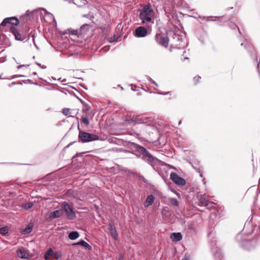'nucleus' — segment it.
<instances>
[{"label":"nucleus","mask_w":260,"mask_h":260,"mask_svg":"<svg viewBox=\"0 0 260 260\" xmlns=\"http://www.w3.org/2000/svg\"><path fill=\"white\" fill-rule=\"evenodd\" d=\"M128 147L131 150H124L123 151L135 155L137 158H141L149 165L153 167L159 164L161 160L153 156L145 148L135 143H130Z\"/></svg>","instance_id":"f257e3e1"},{"label":"nucleus","mask_w":260,"mask_h":260,"mask_svg":"<svg viewBox=\"0 0 260 260\" xmlns=\"http://www.w3.org/2000/svg\"><path fill=\"white\" fill-rule=\"evenodd\" d=\"M154 11L150 4L144 5L140 11L139 18L143 24H146L148 28H150L154 23L152 18Z\"/></svg>","instance_id":"f03ea898"},{"label":"nucleus","mask_w":260,"mask_h":260,"mask_svg":"<svg viewBox=\"0 0 260 260\" xmlns=\"http://www.w3.org/2000/svg\"><path fill=\"white\" fill-rule=\"evenodd\" d=\"M125 121H127L130 125H133L136 124H144L149 126L152 123V119L151 117H145L143 115L133 116L127 115L125 117Z\"/></svg>","instance_id":"7ed1b4c3"},{"label":"nucleus","mask_w":260,"mask_h":260,"mask_svg":"<svg viewBox=\"0 0 260 260\" xmlns=\"http://www.w3.org/2000/svg\"><path fill=\"white\" fill-rule=\"evenodd\" d=\"M78 129L79 131L78 141L82 143H86L98 140L100 137L93 133H89L80 129L79 125L78 126Z\"/></svg>","instance_id":"20e7f679"},{"label":"nucleus","mask_w":260,"mask_h":260,"mask_svg":"<svg viewBox=\"0 0 260 260\" xmlns=\"http://www.w3.org/2000/svg\"><path fill=\"white\" fill-rule=\"evenodd\" d=\"M62 213L66 214V218L69 220H74L76 217V212L74 211L73 205L69 204L67 202H62L61 204Z\"/></svg>","instance_id":"39448f33"},{"label":"nucleus","mask_w":260,"mask_h":260,"mask_svg":"<svg viewBox=\"0 0 260 260\" xmlns=\"http://www.w3.org/2000/svg\"><path fill=\"white\" fill-rule=\"evenodd\" d=\"M241 46L244 47V48L249 53L251 57L254 59V61H256L257 62V70L259 74H260L259 70L260 59L258 60L257 57L255 53V51L254 50L252 45L247 40H245L241 44Z\"/></svg>","instance_id":"423d86ee"},{"label":"nucleus","mask_w":260,"mask_h":260,"mask_svg":"<svg viewBox=\"0 0 260 260\" xmlns=\"http://www.w3.org/2000/svg\"><path fill=\"white\" fill-rule=\"evenodd\" d=\"M147 28L144 26H138L136 27L133 31V35L137 38H143L146 37L148 34V30L150 29L146 25Z\"/></svg>","instance_id":"0eeeda50"},{"label":"nucleus","mask_w":260,"mask_h":260,"mask_svg":"<svg viewBox=\"0 0 260 260\" xmlns=\"http://www.w3.org/2000/svg\"><path fill=\"white\" fill-rule=\"evenodd\" d=\"M156 42L159 45L167 47L168 46L169 39L164 34L157 33L155 36Z\"/></svg>","instance_id":"6e6552de"},{"label":"nucleus","mask_w":260,"mask_h":260,"mask_svg":"<svg viewBox=\"0 0 260 260\" xmlns=\"http://www.w3.org/2000/svg\"><path fill=\"white\" fill-rule=\"evenodd\" d=\"M170 179L176 184L179 186H183L186 184L185 180L182 177L179 176L176 173L172 172L170 174Z\"/></svg>","instance_id":"1a4fd4ad"},{"label":"nucleus","mask_w":260,"mask_h":260,"mask_svg":"<svg viewBox=\"0 0 260 260\" xmlns=\"http://www.w3.org/2000/svg\"><path fill=\"white\" fill-rule=\"evenodd\" d=\"M17 256L22 259H27L31 258L33 255L29 253L26 249L23 247H21L17 250Z\"/></svg>","instance_id":"9d476101"},{"label":"nucleus","mask_w":260,"mask_h":260,"mask_svg":"<svg viewBox=\"0 0 260 260\" xmlns=\"http://www.w3.org/2000/svg\"><path fill=\"white\" fill-rule=\"evenodd\" d=\"M211 250L213 253V256L215 260H222L223 258V253L221 250L216 245H213L211 247Z\"/></svg>","instance_id":"9b49d317"},{"label":"nucleus","mask_w":260,"mask_h":260,"mask_svg":"<svg viewBox=\"0 0 260 260\" xmlns=\"http://www.w3.org/2000/svg\"><path fill=\"white\" fill-rule=\"evenodd\" d=\"M235 241L237 243L244 244L251 242L250 239L247 238V236L243 235L241 233L238 234L235 237Z\"/></svg>","instance_id":"f8f14e48"},{"label":"nucleus","mask_w":260,"mask_h":260,"mask_svg":"<svg viewBox=\"0 0 260 260\" xmlns=\"http://www.w3.org/2000/svg\"><path fill=\"white\" fill-rule=\"evenodd\" d=\"M224 18H225V17ZM228 20H229L228 18H226V19L223 18L222 21H226ZM237 21V19L236 17H232L230 19H229L228 25L232 29H236V28H237L240 34H241V32L239 28L237 26V25L236 23Z\"/></svg>","instance_id":"ddd939ff"},{"label":"nucleus","mask_w":260,"mask_h":260,"mask_svg":"<svg viewBox=\"0 0 260 260\" xmlns=\"http://www.w3.org/2000/svg\"><path fill=\"white\" fill-rule=\"evenodd\" d=\"M34 224L32 222H30L25 228H21L20 232L23 235L28 234L30 233L34 228Z\"/></svg>","instance_id":"4468645a"},{"label":"nucleus","mask_w":260,"mask_h":260,"mask_svg":"<svg viewBox=\"0 0 260 260\" xmlns=\"http://www.w3.org/2000/svg\"><path fill=\"white\" fill-rule=\"evenodd\" d=\"M170 238L174 242H178L182 240V235L181 233H173L170 235Z\"/></svg>","instance_id":"2eb2a0df"},{"label":"nucleus","mask_w":260,"mask_h":260,"mask_svg":"<svg viewBox=\"0 0 260 260\" xmlns=\"http://www.w3.org/2000/svg\"><path fill=\"white\" fill-rule=\"evenodd\" d=\"M61 209L52 211L49 214V218L51 219L60 217L62 216Z\"/></svg>","instance_id":"dca6fc26"},{"label":"nucleus","mask_w":260,"mask_h":260,"mask_svg":"<svg viewBox=\"0 0 260 260\" xmlns=\"http://www.w3.org/2000/svg\"><path fill=\"white\" fill-rule=\"evenodd\" d=\"M155 200V197L152 194L149 195L145 201V203H144V207L145 208H147L149 206H151L154 202Z\"/></svg>","instance_id":"f3484780"},{"label":"nucleus","mask_w":260,"mask_h":260,"mask_svg":"<svg viewBox=\"0 0 260 260\" xmlns=\"http://www.w3.org/2000/svg\"><path fill=\"white\" fill-rule=\"evenodd\" d=\"M200 204L202 206H208L209 201L205 197V195H201L198 197Z\"/></svg>","instance_id":"a211bd4d"},{"label":"nucleus","mask_w":260,"mask_h":260,"mask_svg":"<svg viewBox=\"0 0 260 260\" xmlns=\"http://www.w3.org/2000/svg\"><path fill=\"white\" fill-rule=\"evenodd\" d=\"M54 251L52 248H49L44 253V258L45 260H49L51 257H53Z\"/></svg>","instance_id":"6ab92c4d"},{"label":"nucleus","mask_w":260,"mask_h":260,"mask_svg":"<svg viewBox=\"0 0 260 260\" xmlns=\"http://www.w3.org/2000/svg\"><path fill=\"white\" fill-rule=\"evenodd\" d=\"M108 229L112 237L115 239H116L118 237V235L115 226L112 224H109Z\"/></svg>","instance_id":"aec40b11"},{"label":"nucleus","mask_w":260,"mask_h":260,"mask_svg":"<svg viewBox=\"0 0 260 260\" xmlns=\"http://www.w3.org/2000/svg\"><path fill=\"white\" fill-rule=\"evenodd\" d=\"M68 237L70 239L75 240L79 237V234L77 231H72L69 233Z\"/></svg>","instance_id":"412c9836"},{"label":"nucleus","mask_w":260,"mask_h":260,"mask_svg":"<svg viewBox=\"0 0 260 260\" xmlns=\"http://www.w3.org/2000/svg\"><path fill=\"white\" fill-rule=\"evenodd\" d=\"M208 19H207L206 21H217L216 19H218V20L220 22H222L224 16H208Z\"/></svg>","instance_id":"4be33fe9"},{"label":"nucleus","mask_w":260,"mask_h":260,"mask_svg":"<svg viewBox=\"0 0 260 260\" xmlns=\"http://www.w3.org/2000/svg\"><path fill=\"white\" fill-rule=\"evenodd\" d=\"M240 247L242 250L248 251H251L255 248L254 245H240Z\"/></svg>","instance_id":"5701e85b"},{"label":"nucleus","mask_w":260,"mask_h":260,"mask_svg":"<svg viewBox=\"0 0 260 260\" xmlns=\"http://www.w3.org/2000/svg\"><path fill=\"white\" fill-rule=\"evenodd\" d=\"M78 112H77L76 113L74 112V110L70 109L69 108H64L62 109V113L64 115H68L69 114H75L76 115L78 114Z\"/></svg>","instance_id":"b1692460"},{"label":"nucleus","mask_w":260,"mask_h":260,"mask_svg":"<svg viewBox=\"0 0 260 260\" xmlns=\"http://www.w3.org/2000/svg\"><path fill=\"white\" fill-rule=\"evenodd\" d=\"M65 194L68 197H73L74 198H75L77 195L73 189H69L67 190Z\"/></svg>","instance_id":"393cba45"},{"label":"nucleus","mask_w":260,"mask_h":260,"mask_svg":"<svg viewBox=\"0 0 260 260\" xmlns=\"http://www.w3.org/2000/svg\"><path fill=\"white\" fill-rule=\"evenodd\" d=\"M9 232V228L8 226H4L0 228V234L3 236L6 235Z\"/></svg>","instance_id":"a878e982"},{"label":"nucleus","mask_w":260,"mask_h":260,"mask_svg":"<svg viewBox=\"0 0 260 260\" xmlns=\"http://www.w3.org/2000/svg\"><path fill=\"white\" fill-rule=\"evenodd\" d=\"M62 256V253L60 251H54L53 257L56 260H59Z\"/></svg>","instance_id":"bb28decb"},{"label":"nucleus","mask_w":260,"mask_h":260,"mask_svg":"<svg viewBox=\"0 0 260 260\" xmlns=\"http://www.w3.org/2000/svg\"><path fill=\"white\" fill-rule=\"evenodd\" d=\"M169 201L172 206H178L179 205V202L176 198H170Z\"/></svg>","instance_id":"cd10ccee"},{"label":"nucleus","mask_w":260,"mask_h":260,"mask_svg":"<svg viewBox=\"0 0 260 260\" xmlns=\"http://www.w3.org/2000/svg\"><path fill=\"white\" fill-rule=\"evenodd\" d=\"M83 106V108L82 109V112L84 113H87L90 109V106L86 103L85 104H84Z\"/></svg>","instance_id":"c85d7f7f"},{"label":"nucleus","mask_w":260,"mask_h":260,"mask_svg":"<svg viewBox=\"0 0 260 260\" xmlns=\"http://www.w3.org/2000/svg\"><path fill=\"white\" fill-rule=\"evenodd\" d=\"M40 9H36L32 11H29V10L27 11L25 13V15L27 17L31 16L32 15L35 13L37 12Z\"/></svg>","instance_id":"c756f323"},{"label":"nucleus","mask_w":260,"mask_h":260,"mask_svg":"<svg viewBox=\"0 0 260 260\" xmlns=\"http://www.w3.org/2000/svg\"><path fill=\"white\" fill-rule=\"evenodd\" d=\"M81 121L83 123H84L85 125H88L89 123V119L84 116H82L81 117Z\"/></svg>","instance_id":"7c9ffc66"},{"label":"nucleus","mask_w":260,"mask_h":260,"mask_svg":"<svg viewBox=\"0 0 260 260\" xmlns=\"http://www.w3.org/2000/svg\"><path fill=\"white\" fill-rule=\"evenodd\" d=\"M119 37L115 38V36L113 37H109L107 40L110 43H114L118 41Z\"/></svg>","instance_id":"2f4dec72"},{"label":"nucleus","mask_w":260,"mask_h":260,"mask_svg":"<svg viewBox=\"0 0 260 260\" xmlns=\"http://www.w3.org/2000/svg\"><path fill=\"white\" fill-rule=\"evenodd\" d=\"M10 31L12 34H13L14 36L18 32L17 29L14 26H11L10 27Z\"/></svg>","instance_id":"473e14b6"},{"label":"nucleus","mask_w":260,"mask_h":260,"mask_svg":"<svg viewBox=\"0 0 260 260\" xmlns=\"http://www.w3.org/2000/svg\"><path fill=\"white\" fill-rule=\"evenodd\" d=\"M15 39L18 41H23L24 39H22L20 33L17 32L15 36Z\"/></svg>","instance_id":"72a5a7b5"},{"label":"nucleus","mask_w":260,"mask_h":260,"mask_svg":"<svg viewBox=\"0 0 260 260\" xmlns=\"http://www.w3.org/2000/svg\"><path fill=\"white\" fill-rule=\"evenodd\" d=\"M33 206V203L28 202L24 205V208L26 209H30Z\"/></svg>","instance_id":"f704fd0d"},{"label":"nucleus","mask_w":260,"mask_h":260,"mask_svg":"<svg viewBox=\"0 0 260 260\" xmlns=\"http://www.w3.org/2000/svg\"><path fill=\"white\" fill-rule=\"evenodd\" d=\"M83 1V4H85V2H86V0H69L70 3H74L75 5H78L77 3L79 2Z\"/></svg>","instance_id":"c9c22d12"},{"label":"nucleus","mask_w":260,"mask_h":260,"mask_svg":"<svg viewBox=\"0 0 260 260\" xmlns=\"http://www.w3.org/2000/svg\"><path fill=\"white\" fill-rule=\"evenodd\" d=\"M253 205H254V207H258L259 208V209H260V205H259V204L258 203L257 196H256V197L254 199V203H253Z\"/></svg>","instance_id":"e433bc0d"},{"label":"nucleus","mask_w":260,"mask_h":260,"mask_svg":"<svg viewBox=\"0 0 260 260\" xmlns=\"http://www.w3.org/2000/svg\"><path fill=\"white\" fill-rule=\"evenodd\" d=\"M139 178L140 180H141L142 181H143L144 183H147V184L148 183L147 180L143 176L140 175L139 176Z\"/></svg>","instance_id":"4c0bfd02"},{"label":"nucleus","mask_w":260,"mask_h":260,"mask_svg":"<svg viewBox=\"0 0 260 260\" xmlns=\"http://www.w3.org/2000/svg\"><path fill=\"white\" fill-rule=\"evenodd\" d=\"M200 78H201V77H200V76L195 77L193 78V81L194 82L195 84H197L199 82V80Z\"/></svg>","instance_id":"58836bf2"},{"label":"nucleus","mask_w":260,"mask_h":260,"mask_svg":"<svg viewBox=\"0 0 260 260\" xmlns=\"http://www.w3.org/2000/svg\"><path fill=\"white\" fill-rule=\"evenodd\" d=\"M73 244H88L86 242H85L84 240L81 239L78 242L76 243H74Z\"/></svg>","instance_id":"ea45409f"},{"label":"nucleus","mask_w":260,"mask_h":260,"mask_svg":"<svg viewBox=\"0 0 260 260\" xmlns=\"http://www.w3.org/2000/svg\"><path fill=\"white\" fill-rule=\"evenodd\" d=\"M81 245L84 246L86 249H88L89 250L91 249L92 248L91 245Z\"/></svg>","instance_id":"a19ab883"},{"label":"nucleus","mask_w":260,"mask_h":260,"mask_svg":"<svg viewBox=\"0 0 260 260\" xmlns=\"http://www.w3.org/2000/svg\"><path fill=\"white\" fill-rule=\"evenodd\" d=\"M199 17L202 20H204V21H206L207 19H208V17H206V16H200Z\"/></svg>","instance_id":"79ce46f5"},{"label":"nucleus","mask_w":260,"mask_h":260,"mask_svg":"<svg viewBox=\"0 0 260 260\" xmlns=\"http://www.w3.org/2000/svg\"><path fill=\"white\" fill-rule=\"evenodd\" d=\"M36 63L42 69H45L46 68L45 66H42L41 63H38L37 62H36Z\"/></svg>","instance_id":"37998d69"},{"label":"nucleus","mask_w":260,"mask_h":260,"mask_svg":"<svg viewBox=\"0 0 260 260\" xmlns=\"http://www.w3.org/2000/svg\"><path fill=\"white\" fill-rule=\"evenodd\" d=\"M157 93L158 94L163 95H167L166 92L159 91V92H157Z\"/></svg>","instance_id":"c03bdc74"},{"label":"nucleus","mask_w":260,"mask_h":260,"mask_svg":"<svg viewBox=\"0 0 260 260\" xmlns=\"http://www.w3.org/2000/svg\"><path fill=\"white\" fill-rule=\"evenodd\" d=\"M77 98L80 101V102L82 103V104L83 105H84V104H86V103L84 101H83L82 100H81V99H80V98H79L78 97H77Z\"/></svg>","instance_id":"a18cd8bd"},{"label":"nucleus","mask_w":260,"mask_h":260,"mask_svg":"<svg viewBox=\"0 0 260 260\" xmlns=\"http://www.w3.org/2000/svg\"><path fill=\"white\" fill-rule=\"evenodd\" d=\"M75 142H73L72 143H71L70 144H69V145H68L67 146H66L65 147H64V149H66V148H68L70 146H71L73 143H74Z\"/></svg>","instance_id":"49530a36"},{"label":"nucleus","mask_w":260,"mask_h":260,"mask_svg":"<svg viewBox=\"0 0 260 260\" xmlns=\"http://www.w3.org/2000/svg\"><path fill=\"white\" fill-rule=\"evenodd\" d=\"M118 260H123V254H121L119 256Z\"/></svg>","instance_id":"de8ad7c7"},{"label":"nucleus","mask_w":260,"mask_h":260,"mask_svg":"<svg viewBox=\"0 0 260 260\" xmlns=\"http://www.w3.org/2000/svg\"><path fill=\"white\" fill-rule=\"evenodd\" d=\"M77 31L75 30H74L73 31V32H72V34L74 35H77Z\"/></svg>","instance_id":"09e8293b"},{"label":"nucleus","mask_w":260,"mask_h":260,"mask_svg":"<svg viewBox=\"0 0 260 260\" xmlns=\"http://www.w3.org/2000/svg\"><path fill=\"white\" fill-rule=\"evenodd\" d=\"M182 260H190L189 257L185 256L184 258H183Z\"/></svg>","instance_id":"8fccbe9b"},{"label":"nucleus","mask_w":260,"mask_h":260,"mask_svg":"<svg viewBox=\"0 0 260 260\" xmlns=\"http://www.w3.org/2000/svg\"><path fill=\"white\" fill-rule=\"evenodd\" d=\"M47 85H49V86L56 85V84H53V83H49V82L47 83Z\"/></svg>","instance_id":"3c124183"},{"label":"nucleus","mask_w":260,"mask_h":260,"mask_svg":"<svg viewBox=\"0 0 260 260\" xmlns=\"http://www.w3.org/2000/svg\"><path fill=\"white\" fill-rule=\"evenodd\" d=\"M147 78L148 79V81H149L150 82H151L153 79H151L150 77L149 76H147Z\"/></svg>","instance_id":"603ef678"},{"label":"nucleus","mask_w":260,"mask_h":260,"mask_svg":"<svg viewBox=\"0 0 260 260\" xmlns=\"http://www.w3.org/2000/svg\"><path fill=\"white\" fill-rule=\"evenodd\" d=\"M88 26V25H87V24H85L83 25L81 27V29H82V28H83V27H86V26Z\"/></svg>","instance_id":"864d4df0"},{"label":"nucleus","mask_w":260,"mask_h":260,"mask_svg":"<svg viewBox=\"0 0 260 260\" xmlns=\"http://www.w3.org/2000/svg\"><path fill=\"white\" fill-rule=\"evenodd\" d=\"M24 64L20 65V66H19L17 67V69H19L21 68L22 67H24Z\"/></svg>","instance_id":"5fc2aeb1"},{"label":"nucleus","mask_w":260,"mask_h":260,"mask_svg":"<svg viewBox=\"0 0 260 260\" xmlns=\"http://www.w3.org/2000/svg\"><path fill=\"white\" fill-rule=\"evenodd\" d=\"M142 89H143V90H145V91L149 92H150V93H152V92L150 91V90H149L145 89H144V88H142Z\"/></svg>","instance_id":"6e6d98bb"},{"label":"nucleus","mask_w":260,"mask_h":260,"mask_svg":"<svg viewBox=\"0 0 260 260\" xmlns=\"http://www.w3.org/2000/svg\"><path fill=\"white\" fill-rule=\"evenodd\" d=\"M80 86H82V87H83L85 89L87 90V88L85 87V86H84V85L83 84H80Z\"/></svg>","instance_id":"4d7b16f0"},{"label":"nucleus","mask_w":260,"mask_h":260,"mask_svg":"<svg viewBox=\"0 0 260 260\" xmlns=\"http://www.w3.org/2000/svg\"><path fill=\"white\" fill-rule=\"evenodd\" d=\"M182 38H180L179 36H177V40H178V41H179V40L182 41Z\"/></svg>","instance_id":"13d9d810"},{"label":"nucleus","mask_w":260,"mask_h":260,"mask_svg":"<svg viewBox=\"0 0 260 260\" xmlns=\"http://www.w3.org/2000/svg\"><path fill=\"white\" fill-rule=\"evenodd\" d=\"M166 93H167V95H169V94L170 95H171V92H170V91H167V92H166Z\"/></svg>","instance_id":"bf43d9fd"},{"label":"nucleus","mask_w":260,"mask_h":260,"mask_svg":"<svg viewBox=\"0 0 260 260\" xmlns=\"http://www.w3.org/2000/svg\"><path fill=\"white\" fill-rule=\"evenodd\" d=\"M152 84H156V82L155 81H154L153 80H152L151 82H150Z\"/></svg>","instance_id":"052dcab7"},{"label":"nucleus","mask_w":260,"mask_h":260,"mask_svg":"<svg viewBox=\"0 0 260 260\" xmlns=\"http://www.w3.org/2000/svg\"><path fill=\"white\" fill-rule=\"evenodd\" d=\"M66 81H67V79H62V80H61V82H66Z\"/></svg>","instance_id":"680f3d73"},{"label":"nucleus","mask_w":260,"mask_h":260,"mask_svg":"<svg viewBox=\"0 0 260 260\" xmlns=\"http://www.w3.org/2000/svg\"><path fill=\"white\" fill-rule=\"evenodd\" d=\"M37 73H36V72H33V73H32V75H37Z\"/></svg>","instance_id":"e2e57ef3"},{"label":"nucleus","mask_w":260,"mask_h":260,"mask_svg":"<svg viewBox=\"0 0 260 260\" xmlns=\"http://www.w3.org/2000/svg\"><path fill=\"white\" fill-rule=\"evenodd\" d=\"M57 80L61 82V80H62L61 78L58 79Z\"/></svg>","instance_id":"0e129e2a"},{"label":"nucleus","mask_w":260,"mask_h":260,"mask_svg":"<svg viewBox=\"0 0 260 260\" xmlns=\"http://www.w3.org/2000/svg\"><path fill=\"white\" fill-rule=\"evenodd\" d=\"M203 182H204V184H205V183H206V182H205V178H204V179H203Z\"/></svg>","instance_id":"69168bd1"},{"label":"nucleus","mask_w":260,"mask_h":260,"mask_svg":"<svg viewBox=\"0 0 260 260\" xmlns=\"http://www.w3.org/2000/svg\"><path fill=\"white\" fill-rule=\"evenodd\" d=\"M154 85L156 86V87H158V85L157 84V83L156 82V84H154Z\"/></svg>","instance_id":"338daca9"},{"label":"nucleus","mask_w":260,"mask_h":260,"mask_svg":"<svg viewBox=\"0 0 260 260\" xmlns=\"http://www.w3.org/2000/svg\"><path fill=\"white\" fill-rule=\"evenodd\" d=\"M51 78L53 80H56V78L53 77H52Z\"/></svg>","instance_id":"774afa93"}]
</instances>
